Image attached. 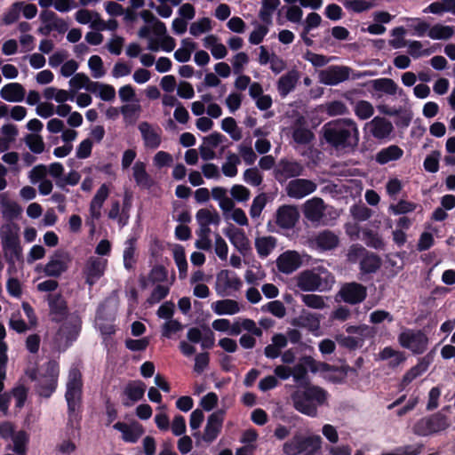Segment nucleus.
<instances>
[{"label": "nucleus", "instance_id": "nucleus-2", "mask_svg": "<svg viewBox=\"0 0 455 455\" xmlns=\"http://www.w3.org/2000/svg\"><path fill=\"white\" fill-rule=\"evenodd\" d=\"M83 375L76 366H72L68 371L66 384L65 399L68 405V425L74 427L81 420V408L83 398Z\"/></svg>", "mask_w": 455, "mask_h": 455}, {"label": "nucleus", "instance_id": "nucleus-17", "mask_svg": "<svg viewBox=\"0 0 455 455\" xmlns=\"http://www.w3.org/2000/svg\"><path fill=\"white\" fill-rule=\"evenodd\" d=\"M299 213L293 205H282L275 213V223L282 228H292L299 220Z\"/></svg>", "mask_w": 455, "mask_h": 455}, {"label": "nucleus", "instance_id": "nucleus-28", "mask_svg": "<svg viewBox=\"0 0 455 455\" xmlns=\"http://www.w3.org/2000/svg\"><path fill=\"white\" fill-rule=\"evenodd\" d=\"M221 283L224 290L232 289L234 291H239L243 284L237 275L228 269H223L217 275V289Z\"/></svg>", "mask_w": 455, "mask_h": 455}, {"label": "nucleus", "instance_id": "nucleus-33", "mask_svg": "<svg viewBox=\"0 0 455 455\" xmlns=\"http://www.w3.org/2000/svg\"><path fill=\"white\" fill-rule=\"evenodd\" d=\"M212 307L214 313L219 315H235L240 310L238 302L229 299L217 300L212 304Z\"/></svg>", "mask_w": 455, "mask_h": 455}, {"label": "nucleus", "instance_id": "nucleus-51", "mask_svg": "<svg viewBox=\"0 0 455 455\" xmlns=\"http://www.w3.org/2000/svg\"><path fill=\"white\" fill-rule=\"evenodd\" d=\"M342 4L346 9L356 13L363 12L374 6L372 3L366 0H344Z\"/></svg>", "mask_w": 455, "mask_h": 455}, {"label": "nucleus", "instance_id": "nucleus-27", "mask_svg": "<svg viewBox=\"0 0 455 455\" xmlns=\"http://www.w3.org/2000/svg\"><path fill=\"white\" fill-rule=\"evenodd\" d=\"M109 195V189L106 184H102L90 204V214L92 219L99 220L101 216L100 209Z\"/></svg>", "mask_w": 455, "mask_h": 455}, {"label": "nucleus", "instance_id": "nucleus-62", "mask_svg": "<svg viewBox=\"0 0 455 455\" xmlns=\"http://www.w3.org/2000/svg\"><path fill=\"white\" fill-rule=\"evenodd\" d=\"M243 180L251 186L258 187L262 183L263 177L257 168H249L243 172Z\"/></svg>", "mask_w": 455, "mask_h": 455}, {"label": "nucleus", "instance_id": "nucleus-46", "mask_svg": "<svg viewBox=\"0 0 455 455\" xmlns=\"http://www.w3.org/2000/svg\"><path fill=\"white\" fill-rule=\"evenodd\" d=\"M293 140L299 145H307L315 139V134L312 131L306 127H297L292 132Z\"/></svg>", "mask_w": 455, "mask_h": 455}, {"label": "nucleus", "instance_id": "nucleus-12", "mask_svg": "<svg viewBox=\"0 0 455 455\" xmlns=\"http://www.w3.org/2000/svg\"><path fill=\"white\" fill-rule=\"evenodd\" d=\"M340 299L348 304L356 305L363 302L367 297V289L356 282L343 284L339 291Z\"/></svg>", "mask_w": 455, "mask_h": 455}, {"label": "nucleus", "instance_id": "nucleus-23", "mask_svg": "<svg viewBox=\"0 0 455 455\" xmlns=\"http://www.w3.org/2000/svg\"><path fill=\"white\" fill-rule=\"evenodd\" d=\"M297 286L304 291H317L322 286V278L318 274L306 270L299 275Z\"/></svg>", "mask_w": 455, "mask_h": 455}, {"label": "nucleus", "instance_id": "nucleus-14", "mask_svg": "<svg viewBox=\"0 0 455 455\" xmlns=\"http://www.w3.org/2000/svg\"><path fill=\"white\" fill-rule=\"evenodd\" d=\"M316 188L317 185L310 180L295 179L288 183L286 192L288 196L295 199H300L312 194L316 190Z\"/></svg>", "mask_w": 455, "mask_h": 455}, {"label": "nucleus", "instance_id": "nucleus-49", "mask_svg": "<svg viewBox=\"0 0 455 455\" xmlns=\"http://www.w3.org/2000/svg\"><path fill=\"white\" fill-rule=\"evenodd\" d=\"M173 259L178 267L180 277H185L188 270V262L184 248L181 245H177L176 248L174 249Z\"/></svg>", "mask_w": 455, "mask_h": 455}, {"label": "nucleus", "instance_id": "nucleus-31", "mask_svg": "<svg viewBox=\"0 0 455 455\" xmlns=\"http://www.w3.org/2000/svg\"><path fill=\"white\" fill-rule=\"evenodd\" d=\"M39 18L42 22H50L52 31L56 30L60 34H64L68 29V23L52 11H42Z\"/></svg>", "mask_w": 455, "mask_h": 455}, {"label": "nucleus", "instance_id": "nucleus-50", "mask_svg": "<svg viewBox=\"0 0 455 455\" xmlns=\"http://www.w3.org/2000/svg\"><path fill=\"white\" fill-rule=\"evenodd\" d=\"M23 2H15L11 7L4 13L2 21L4 25H11L15 23L19 18L22 9Z\"/></svg>", "mask_w": 455, "mask_h": 455}, {"label": "nucleus", "instance_id": "nucleus-30", "mask_svg": "<svg viewBox=\"0 0 455 455\" xmlns=\"http://www.w3.org/2000/svg\"><path fill=\"white\" fill-rule=\"evenodd\" d=\"M0 204L3 208V217L7 220L18 219L22 208L14 201H10L5 193L0 194Z\"/></svg>", "mask_w": 455, "mask_h": 455}, {"label": "nucleus", "instance_id": "nucleus-48", "mask_svg": "<svg viewBox=\"0 0 455 455\" xmlns=\"http://www.w3.org/2000/svg\"><path fill=\"white\" fill-rule=\"evenodd\" d=\"M291 323L298 327H318L320 321L315 315L303 310L302 314L298 318L293 319Z\"/></svg>", "mask_w": 455, "mask_h": 455}, {"label": "nucleus", "instance_id": "nucleus-43", "mask_svg": "<svg viewBox=\"0 0 455 455\" xmlns=\"http://www.w3.org/2000/svg\"><path fill=\"white\" fill-rule=\"evenodd\" d=\"M136 242L137 239L135 237H131L126 241V247L124 251V266L126 269L130 270L133 267V264L135 263V251H136Z\"/></svg>", "mask_w": 455, "mask_h": 455}, {"label": "nucleus", "instance_id": "nucleus-4", "mask_svg": "<svg viewBox=\"0 0 455 455\" xmlns=\"http://www.w3.org/2000/svg\"><path fill=\"white\" fill-rule=\"evenodd\" d=\"M449 409V406H445L441 411L419 419L412 427L413 433L418 436H429L447 430L451 421L443 411Z\"/></svg>", "mask_w": 455, "mask_h": 455}, {"label": "nucleus", "instance_id": "nucleus-5", "mask_svg": "<svg viewBox=\"0 0 455 455\" xmlns=\"http://www.w3.org/2000/svg\"><path fill=\"white\" fill-rule=\"evenodd\" d=\"M320 448L319 435L304 437L301 435H295L283 443V451L285 455H299L303 452H306V455H314Z\"/></svg>", "mask_w": 455, "mask_h": 455}, {"label": "nucleus", "instance_id": "nucleus-20", "mask_svg": "<svg viewBox=\"0 0 455 455\" xmlns=\"http://www.w3.org/2000/svg\"><path fill=\"white\" fill-rule=\"evenodd\" d=\"M107 260L100 258H90L85 269V282L92 286L104 275Z\"/></svg>", "mask_w": 455, "mask_h": 455}, {"label": "nucleus", "instance_id": "nucleus-61", "mask_svg": "<svg viewBox=\"0 0 455 455\" xmlns=\"http://www.w3.org/2000/svg\"><path fill=\"white\" fill-rule=\"evenodd\" d=\"M266 204H267V197H266L265 194H260V195L257 196L253 199L252 204L250 208L251 217L252 219L259 217Z\"/></svg>", "mask_w": 455, "mask_h": 455}, {"label": "nucleus", "instance_id": "nucleus-60", "mask_svg": "<svg viewBox=\"0 0 455 455\" xmlns=\"http://www.w3.org/2000/svg\"><path fill=\"white\" fill-rule=\"evenodd\" d=\"M301 299L306 306L311 308L322 309L325 307L324 299L320 295L303 294Z\"/></svg>", "mask_w": 455, "mask_h": 455}, {"label": "nucleus", "instance_id": "nucleus-34", "mask_svg": "<svg viewBox=\"0 0 455 455\" xmlns=\"http://www.w3.org/2000/svg\"><path fill=\"white\" fill-rule=\"evenodd\" d=\"M146 391V385L140 380L129 382L125 388L124 394L133 403L143 398Z\"/></svg>", "mask_w": 455, "mask_h": 455}, {"label": "nucleus", "instance_id": "nucleus-41", "mask_svg": "<svg viewBox=\"0 0 455 455\" xmlns=\"http://www.w3.org/2000/svg\"><path fill=\"white\" fill-rule=\"evenodd\" d=\"M196 217L200 227H205L211 224H219L220 220V215L216 211L212 212L208 209L204 208L198 210Z\"/></svg>", "mask_w": 455, "mask_h": 455}, {"label": "nucleus", "instance_id": "nucleus-56", "mask_svg": "<svg viewBox=\"0 0 455 455\" xmlns=\"http://www.w3.org/2000/svg\"><path fill=\"white\" fill-rule=\"evenodd\" d=\"M240 163V159L237 155L230 153L228 156V162L222 165V172L227 177H235L237 174L236 164Z\"/></svg>", "mask_w": 455, "mask_h": 455}, {"label": "nucleus", "instance_id": "nucleus-22", "mask_svg": "<svg viewBox=\"0 0 455 455\" xmlns=\"http://www.w3.org/2000/svg\"><path fill=\"white\" fill-rule=\"evenodd\" d=\"M299 79V71L291 69L286 74L280 76L277 81V91L282 98H285L291 92H292Z\"/></svg>", "mask_w": 455, "mask_h": 455}, {"label": "nucleus", "instance_id": "nucleus-25", "mask_svg": "<svg viewBox=\"0 0 455 455\" xmlns=\"http://www.w3.org/2000/svg\"><path fill=\"white\" fill-rule=\"evenodd\" d=\"M25 95L26 90L19 83L7 84L0 91V97L8 102H21Z\"/></svg>", "mask_w": 455, "mask_h": 455}, {"label": "nucleus", "instance_id": "nucleus-21", "mask_svg": "<svg viewBox=\"0 0 455 455\" xmlns=\"http://www.w3.org/2000/svg\"><path fill=\"white\" fill-rule=\"evenodd\" d=\"M316 248L321 251H331L338 247L339 243V236L329 229H324L317 233L312 241Z\"/></svg>", "mask_w": 455, "mask_h": 455}, {"label": "nucleus", "instance_id": "nucleus-57", "mask_svg": "<svg viewBox=\"0 0 455 455\" xmlns=\"http://www.w3.org/2000/svg\"><path fill=\"white\" fill-rule=\"evenodd\" d=\"M325 112L330 116H341L347 113V108L342 101L333 100L326 103Z\"/></svg>", "mask_w": 455, "mask_h": 455}, {"label": "nucleus", "instance_id": "nucleus-55", "mask_svg": "<svg viewBox=\"0 0 455 455\" xmlns=\"http://www.w3.org/2000/svg\"><path fill=\"white\" fill-rule=\"evenodd\" d=\"M351 216L357 221H365L371 218L372 211L364 204H353L350 208Z\"/></svg>", "mask_w": 455, "mask_h": 455}, {"label": "nucleus", "instance_id": "nucleus-11", "mask_svg": "<svg viewBox=\"0 0 455 455\" xmlns=\"http://www.w3.org/2000/svg\"><path fill=\"white\" fill-rule=\"evenodd\" d=\"M307 369L313 373L318 371L316 361L309 355L302 356L299 362L291 368L293 379L299 387L309 386Z\"/></svg>", "mask_w": 455, "mask_h": 455}, {"label": "nucleus", "instance_id": "nucleus-9", "mask_svg": "<svg viewBox=\"0 0 455 455\" xmlns=\"http://www.w3.org/2000/svg\"><path fill=\"white\" fill-rule=\"evenodd\" d=\"M225 413L226 412L223 409H220L212 412L207 419V423L204 427V434L201 435L200 432H196L193 434V435L196 438L201 436L203 441L206 443L210 444L213 443L221 432Z\"/></svg>", "mask_w": 455, "mask_h": 455}, {"label": "nucleus", "instance_id": "nucleus-24", "mask_svg": "<svg viewBox=\"0 0 455 455\" xmlns=\"http://www.w3.org/2000/svg\"><path fill=\"white\" fill-rule=\"evenodd\" d=\"M139 130L148 148L156 149L162 142L161 133L152 128L148 122H142L139 124Z\"/></svg>", "mask_w": 455, "mask_h": 455}, {"label": "nucleus", "instance_id": "nucleus-42", "mask_svg": "<svg viewBox=\"0 0 455 455\" xmlns=\"http://www.w3.org/2000/svg\"><path fill=\"white\" fill-rule=\"evenodd\" d=\"M13 451L18 455H25L27 453V445L29 442V435L24 430L18 431L12 436Z\"/></svg>", "mask_w": 455, "mask_h": 455}, {"label": "nucleus", "instance_id": "nucleus-64", "mask_svg": "<svg viewBox=\"0 0 455 455\" xmlns=\"http://www.w3.org/2000/svg\"><path fill=\"white\" fill-rule=\"evenodd\" d=\"M230 194L234 200L237 202H246L251 196L250 190L246 187L239 184H235L231 188Z\"/></svg>", "mask_w": 455, "mask_h": 455}, {"label": "nucleus", "instance_id": "nucleus-35", "mask_svg": "<svg viewBox=\"0 0 455 455\" xmlns=\"http://www.w3.org/2000/svg\"><path fill=\"white\" fill-rule=\"evenodd\" d=\"M452 26L435 24L429 29L427 36L434 40H448L454 35Z\"/></svg>", "mask_w": 455, "mask_h": 455}, {"label": "nucleus", "instance_id": "nucleus-58", "mask_svg": "<svg viewBox=\"0 0 455 455\" xmlns=\"http://www.w3.org/2000/svg\"><path fill=\"white\" fill-rule=\"evenodd\" d=\"M88 66L94 78L102 77L105 75L103 61L99 55H92L88 60Z\"/></svg>", "mask_w": 455, "mask_h": 455}, {"label": "nucleus", "instance_id": "nucleus-19", "mask_svg": "<svg viewBox=\"0 0 455 455\" xmlns=\"http://www.w3.org/2000/svg\"><path fill=\"white\" fill-rule=\"evenodd\" d=\"M224 234L243 255H245L251 250L250 241L243 229L237 228L230 224L229 227L224 230Z\"/></svg>", "mask_w": 455, "mask_h": 455}, {"label": "nucleus", "instance_id": "nucleus-3", "mask_svg": "<svg viewBox=\"0 0 455 455\" xmlns=\"http://www.w3.org/2000/svg\"><path fill=\"white\" fill-rule=\"evenodd\" d=\"M304 390L296 391L291 398L294 408L300 413L315 417L317 415V405H323L327 399V393L317 386L303 387Z\"/></svg>", "mask_w": 455, "mask_h": 455}, {"label": "nucleus", "instance_id": "nucleus-15", "mask_svg": "<svg viewBox=\"0 0 455 455\" xmlns=\"http://www.w3.org/2000/svg\"><path fill=\"white\" fill-rule=\"evenodd\" d=\"M68 254L62 250H57L52 256L49 262L44 267V273L46 276L59 277L68 270V263L65 259H68Z\"/></svg>", "mask_w": 455, "mask_h": 455}, {"label": "nucleus", "instance_id": "nucleus-63", "mask_svg": "<svg viewBox=\"0 0 455 455\" xmlns=\"http://www.w3.org/2000/svg\"><path fill=\"white\" fill-rule=\"evenodd\" d=\"M170 288L167 285L157 284L152 291L148 302L151 304L158 303L167 297Z\"/></svg>", "mask_w": 455, "mask_h": 455}, {"label": "nucleus", "instance_id": "nucleus-47", "mask_svg": "<svg viewBox=\"0 0 455 455\" xmlns=\"http://www.w3.org/2000/svg\"><path fill=\"white\" fill-rule=\"evenodd\" d=\"M338 344L349 350H355L363 344V339L353 336H346L344 334H338L335 337Z\"/></svg>", "mask_w": 455, "mask_h": 455}, {"label": "nucleus", "instance_id": "nucleus-13", "mask_svg": "<svg viewBox=\"0 0 455 455\" xmlns=\"http://www.w3.org/2000/svg\"><path fill=\"white\" fill-rule=\"evenodd\" d=\"M350 68L346 66H330L320 71V82L326 85H337L349 78Z\"/></svg>", "mask_w": 455, "mask_h": 455}, {"label": "nucleus", "instance_id": "nucleus-44", "mask_svg": "<svg viewBox=\"0 0 455 455\" xmlns=\"http://www.w3.org/2000/svg\"><path fill=\"white\" fill-rule=\"evenodd\" d=\"M280 0H262V6L259 11V19L267 23L272 22V14L274 11L279 6Z\"/></svg>", "mask_w": 455, "mask_h": 455}, {"label": "nucleus", "instance_id": "nucleus-1", "mask_svg": "<svg viewBox=\"0 0 455 455\" xmlns=\"http://www.w3.org/2000/svg\"><path fill=\"white\" fill-rule=\"evenodd\" d=\"M322 133L326 143L337 150L354 148L359 140L356 124L347 118L331 120L324 124Z\"/></svg>", "mask_w": 455, "mask_h": 455}, {"label": "nucleus", "instance_id": "nucleus-38", "mask_svg": "<svg viewBox=\"0 0 455 455\" xmlns=\"http://www.w3.org/2000/svg\"><path fill=\"white\" fill-rule=\"evenodd\" d=\"M276 240L273 236H264L257 238L255 247L260 258L267 257L271 251L275 247Z\"/></svg>", "mask_w": 455, "mask_h": 455}, {"label": "nucleus", "instance_id": "nucleus-54", "mask_svg": "<svg viewBox=\"0 0 455 455\" xmlns=\"http://www.w3.org/2000/svg\"><path fill=\"white\" fill-rule=\"evenodd\" d=\"M212 29V20L210 18L204 17L190 25L189 32L194 36H198L202 33L208 32Z\"/></svg>", "mask_w": 455, "mask_h": 455}, {"label": "nucleus", "instance_id": "nucleus-26", "mask_svg": "<svg viewBox=\"0 0 455 455\" xmlns=\"http://www.w3.org/2000/svg\"><path fill=\"white\" fill-rule=\"evenodd\" d=\"M132 171L133 179L138 187L144 189H149L154 186V180L148 173L145 163L137 161L132 167Z\"/></svg>", "mask_w": 455, "mask_h": 455}, {"label": "nucleus", "instance_id": "nucleus-18", "mask_svg": "<svg viewBox=\"0 0 455 455\" xmlns=\"http://www.w3.org/2000/svg\"><path fill=\"white\" fill-rule=\"evenodd\" d=\"M301 258L295 251H287L279 255L276 259L277 269L283 274L289 275L301 266Z\"/></svg>", "mask_w": 455, "mask_h": 455}, {"label": "nucleus", "instance_id": "nucleus-39", "mask_svg": "<svg viewBox=\"0 0 455 455\" xmlns=\"http://www.w3.org/2000/svg\"><path fill=\"white\" fill-rule=\"evenodd\" d=\"M372 88L376 92H385L388 95H395L397 91V84L391 78H379L371 81Z\"/></svg>", "mask_w": 455, "mask_h": 455}, {"label": "nucleus", "instance_id": "nucleus-32", "mask_svg": "<svg viewBox=\"0 0 455 455\" xmlns=\"http://www.w3.org/2000/svg\"><path fill=\"white\" fill-rule=\"evenodd\" d=\"M403 155V150L397 145H390L379 150L375 160L379 164H386L391 161L400 159Z\"/></svg>", "mask_w": 455, "mask_h": 455}, {"label": "nucleus", "instance_id": "nucleus-45", "mask_svg": "<svg viewBox=\"0 0 455 455\" xmlns=\"http://www.w3.org/2000/svg\"><path fill=\"white\" fill-rule=\"evenodd\" d=\"M363 239L368 247L375 250H384L385 243L377 232L367 229L363 232Z\"/></svg>", "mask_w": 455, "mask_h": 455}, {"label": "nucleus", "instance_id": "nucleus-16", "mask_svg": "<svg viewBox=\"0 0 455 455\" xmlns=\"http://www.w3.org/2000/svg\"><path fill=\"white\" fill-rule=\"evenodd\" d=\"M304 171L303 165L297 161H290L287 159H281L275 168V179H290L298 177L302 174Z\"/></svg>", "mask_w": 455, "mask_h": 455}, {"label": "nucleus", "instance_id": "nucleus-36", "mask_svg": "<svg viewBox=\"0 0 455 455\" xmlns=\"http://www.w3.org/2000/svg\"><path fill=\"white\" fill-rule=\"evenodd\" d=\"M381 266L380 258L374 253L367 254L360 261V270L363 274L375 273Z\"/></svg>", "mask_w": 455, "mask_h": 455}, {"label": "nucleus", "instance_id": "nucleus-10", "mask_svg": "<svg viewBox=\"0 0 455 455\" xmlns=\"http://www.w3.org/2000/svg\"><path fill=\"white\" fill-rule=\"evenodd\" d=\"M51 321L60 323L68 315V302L60 292L49 293L46 297Z\"/></svg>", "mask_w": 455, "mask_h": 455}, {"label": "nucleus", "instance_id": "nucleus-40", "mask_svg": "<svg viewBox=\"0 0 455 455\" xmlns=\"http://www.w3.org/2000/svg\"><path fill=\"white\" fill-rule=\"evenodd\" d=\"M184 47L179 48L174 52V58L179 62H188L191 58L192 52L196 49V44L191 41L189 38L182 40Z\"/></svg>", "mask_w": 455, "mask_h": 455}, {"label": "nucleus", "instance_id": "nucleus-8", "mask_svg": "<svg viewBox=\"0 0 455 455\" xmlns=\"http://www.w3.org/2000/svg\"><path fill=\"white\" fill-rule=\"evenodd\" d=\"M0 235L5 259L7 260V257H12L14 261H23L22 248L18 234L7 225L1 228Z\"/></svg>", "mask_w": 455, "mask_h": 455}, {"label": "nucleus", "instance_id": "nucleus-7", "mask_svg": "<svg viewBox=\"0 0 455 455\" xmlns=\"http://www.w3.org/2000/svg\"><path fill=\"white\" fill-rule=\"evenodd\" d=\"M398 342L401 347L411 350L413 355H422L427 349L429 339L421 330L407 329L398 335Z\"/></svg>", "mask_w": 455, "mask_h": 455}, {"label": "nucleus", "instance_id": "nucleus-52", "mask_svg": "<svg viewBox=\"0 0 455 455\" xmlns=\"http://www.w3.org/2000/svg\"><path fill=\"white\" fill-rule=\"evenodd\" d=\"M25 142L35 154H41L44 150V142L42 136L38 134H27Z\"/></svg>", "mask_w": 455, "mask_h": 455}, {"label": "nucleus", "instance_id": "nucleus-6", "mask_svg": "<svg viewBox=\"0 0 455 455\" xmlns=\"http://www.w3.org/2000/svg\"><path fill=\"white\" fill-rule=\"evenodd\" d=\"M60 367L57 362L49 361L46 363L45 372L38 377L36 384V394L44 398H50L56 391Z\"/></svg>", "mask_w": 455, "mask_h": 455}, {"label": "nucleus", "instance_id": "nucleus-37", "mask_svg": "<svg viewBox=\"0 0 455 455\" xmlns=\"http://www.w3.org/2000/svg\"><path fill=\"white\" fill-rule=\"evenodd\" d=\"M372 134L377 139H384L392 132L393 126L391 123L384 118L375 117L372 120Z\"/></svg>", "mask_w": 455, "mask_h": 455}, {"label": "nucleus", "instance_id": "nucleus-59", "mask_svg": "<svg viewBox=\"0 0 455 455\" xmlns=\"http://www.w3.org/2000/svg\"><path fill=\"white\" fill-rule=\"evenodd\" d=\"M168 271L163 265H156L149 272L148 279L151 283H163L167 280Z\"/></svg>", "mask_w": 455, "mask_h": 455}, {"label": "nucleus", "instance_id": "nucleus-29", "mask_svg": "<svg viewBox=\"0 0 455 455\" xmlns=\"http://www.w3.org/2000/svg\"><path fill=\"white\" fill-rule=\"evenodd\" d=\"M323 200L320 197H314L307 200L304 204V214L309 220H319L323 215Z\"/></svg>", "mask_w": 455, "mask_h": 455}, {"label": "nucleus", "instance_id": "nucleus-53", "mask_svg": "<svg viewBox=\"0 0 455 455\" xmlns=\"http://www.w3.org/2000/svg\"><path fill=\"white\" fill-rule=\"evenodd\" d=\"M355 113L359 119L366 120L373 115L374 108L369 101L359 100L355 106Z\"/></svg>", "mask_w": 455, "mask_h": 455}]
</instances>
